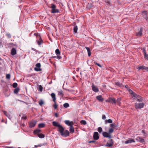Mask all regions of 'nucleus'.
<instances>
[{
  "label": "nucleus",
  "mask_w": 148,
  "mask_h": 148,
  "mask_svg": "<svg viewBox=\"0 0 148 148\" xmlns=\"http://www.w3.org/2000/svg\"><path fill=\"white\" fill-rule=\"evenodd\" d=\"M58 95L60 96L61 97H62L64 95L63 93V91L62 90L58 91Z\"/></svg>",
  "instance_id": "obj_24"
},
{
  "label": "nucleus",
  "mask_w": 148,
  "mask_h": 148,
  "mask_svg": "<svg viewBox=\"0 0 148 148\" xmlns=\"http://www.w3.org/2000/svg\"><path fill=\"white\" fill-rule=\"evenodd\" d=\"M110 126L114 128L115 127H117L118 126L117 125H116L114 123L111 124L110 125Z\"/></svg>",
  "instance_id": "obj_30"
},
{
  "label": "nucleus",
  "mask_w": 148,
  "mask_h": 148,
  "mask_svg": "<svg viewBox=\"0 0 148 148\" xmlns=\"http://www.w3.org/2000/svg\"><path fill=\"white\" fill-rule=\"evenodd\" d=\"M55 116L56 117H58V114L57 113H55Z\"/></svg>",
  "instance_id": "obj_54"
},
{
  "label": "nucleus",
  "mask_w": 148,
  "mask_h": 148,
  "mask_svg": "<svg viewBox=\"0 0 148 148\" xmlns=\"http://www.w3.org/2000/svg\"><path fill=\"white\" fill-rule=\"evenodd\" d=\"M32 49L34 51H36V52L37 51L36 50V49H34V48H32Z\"/></svg>",
  "instance_id": "obj_56"
},
{
  "label": "nucleus",
  "mask_w": 148,
  "mask_h": 148,
  "mask_svg": "<svg viewBox=\"0 0 148 148\" xmlns=\"http://www.w3.org/2000/svg\"><path fill=\"white\" fill-rule=\"evenodd\" d=\"M113 132H114L113 129L112 128H110L109 129L108 133H109V134H110V133H112Z\"/></svg>",
  "instance_id": "obj_41"
},
{
  "label": "nucleus",
  "mask_w": 148,
  "mask_h": 148,
  "mask_svg": "<svg viewBox=\"0 0 148 148\" xmlns=\"http://www.w3.org/2000/svg\"><path fill=\"white\" fill-rule=\"evenodd\" d=\"M114 144L113 141L112 139H110L108 142L105 145L106 147H111L113 146Z\"/></svg>",
  "instance_id": "obj_8"
},
{
  "label": "nucleus",
  "mask_w": 148,
  "mask_h": 148,
  "mask_svg": "<svg viewBox=\"0 0 148 148\" xmlns=\"http://www.w3.org/2000/svg\"><path fill=\"white\" fill-rule=\"evenodd\" d=\"M132 95L134 97L136 98V96H137V95L136 94L135 92H132Z\"/></svg>",
  "instance_id": "obj_42"
},
{
  "label": "nucleus",
  "mask_w": 148,
  "mask_h": 148,
  "mask_svg": "<svg viewBox=\"0 0 148 148\" xmlns=\"http://www.w3.org/2000/svg\"><path fill=\"white\" fill-rule=\"evenodd\" d=\"M140 99H137V100L138 101V102H141V101H142V100H143V99L142 98H140Z\"/></svg>",
  "instance_id": "obj_48"
},
{
  "label": "nucleus",
  "mask_w": 148,
  "mask_h": 148,
  "mask_svg": "<svg viewBox=\"0 0 148 148\" xmlns=\"http://www.w3.org/2000/svg\"><path fill=\"white\" fill-rule=\"evenodd\" d=\"M80 123L82 124H83L84 125H86L87 123L86 122V121L84 120H82L81 121H80Z\"/></svg>",
  "instance_id": "obj_35"
},
{
  "label": "nucleus",
  "mask_w": 148,
  "mask_h": 148,
  "mask_svg": "<svg viewBox=\"0 0 148 148\" xmlns=\"http://www.w3.org/2000/svg\"><path fill=\"white\" fill-rule=\"evenodd\" d=\"M36 66L34 68V70L36 71H39L42 70L40 68L41 65H36Z\"/></svg>",
  "instance_id": "obj_12"
},
{
  "label": "nucleus",
  "mask_w": 148,
  "mask_h": 148,
  "mask_svg": "<svg viewBox=\"0 0 148 148\" xmlns=\"http://www.w3.org/2000/svg\"><path fill=\"white\" fill-rule=\"evenodd\" d=\"M112 120L111 119H109L108 120H106L105 121L106 124L107 123H112Z\"/></svg>",
  "instance_id": "obj_34"
},
{
  "label": "nucleus",
  "mask_w": 148,
  "mask_h": 148,
  "mask_svg": "<svg viewBox=\"0 0 148 148\" xmlns=\"http://www.w3.org/2000/svg\"><path fill=\"white\" fill-rule=\"evenodd\" d=\"M121 98H118L117 99L116 102L118 103V105L120 106L121 104Z\"/></svg>",
  "instance_id": "obj_32"
},
{
  "label": "nucleus",
  "mask_w": 148,
  "mask_h": 148,
  "mask_svg": "<svg viewBox=\"0 0 148 148\" xmlns=\"http://www.w3.org/2000/svg\"><path fill=\"white\" fill-rule=\"evenodd\" d=\"M85 48L86 49L88 52V56H90L91 53V51L90 48L89 47H85Z\"/></svg>",
  "instance_id": "obj_23"
},
{
  "label": "nucleus",
  "mask_w": 148,
  "mask_h": 148,
  "mask_svg": "<svg viewBox=\"0 0 148 148\" xmlns=\"http://www.w3.org/2000/svg\"><path fill=\"white\" fill-rule=\"evenodd\" d=\"M98 66L101 67H102L103 66V65H98Z\"/></svg>",
  "instance_id": "obj_60"
},
{
  "label": "nucleus",
  "mask_w": 148,
  "mask_h": 148,
  "mask_svg": "<svg viewBox=\"0 0 148 148\" xmlns=\"http://www.w3.org/2000/svg\"><path fill=\"white\" fill-rule=\"evenodd\" d=\"M69 106V104L68 103H65L63 104V106L65 108H67Z\"/></svg>",
  "instance_id": "obj_33"
},
{
  "label": "nucleus",
  "mask_w": 148,
  "mask_h": 148,
  "mask_svg": "<svg viewBox=\"0 0 148 148\" xmlns=\"http://www.w3.org/2000/svg\"><path fill=\"white\" fill-rule=\"evenodd\" d=\"M142 98V97H141L140 96L138 95H137V96H136V98Z\"/></svg>",
  "instance_id": "obj_53"
},
{
  "label": "nucleus",
  "mask_w": 148,
  "mask_h": 148,
  "mask_svg": "<svg viewBox=\"0 0 148 148\" xmlns=\"http://www.w3.org/2000/svg\"><path fill=\"white\" fill-rule=\"evenodd\" d=\"M95 142V141L94 140H91L90 141H89V143H94Z\"/></svg>",
  "instance_id": "obj_50"
},
{
  "label": "nucleus",
  "mask_w": 148,
  "mask_h": 148,
  "mask_svg": "<svg viewBox=\"0 0 148 148\" xmlns=\"http://www.w3.org/2000/svg\"><path fill=\"white\" fill-rule=\"evenodd\" d=\"M34 34L37 38V40L36 41L37 44L38 45H40L41 44L42 42V40L41 39V37L40 34L38 33H34Z\"/></svg>",
  "instance_id": "obj_2"
},
{
  "label": "nucleus",
  "mask_w": 148,
  "mask_h": 148,
  "mask_svg": "<svg viewBox=\"0 0 148 148\" xmlns=\"http://www.w3.org/2000/svg\"><path fill=\"white\" fill-rule=\"evenodd\" d=\"M102 119H106V116L105 115L103 114L102 116Z\"/></svg>",
  "instance_id": "obj_49"
},
{
  "label": "nucleus",
  "mask_w": 148,
  "mask_h": 148,
  "mask_svg": "<svg viewBox=\"0 0 148 148\" xmlns=\"http://www.w3.org/2000/svg\"><path fill=\"white\" fill-rule=\"evenodd\" d=\"M55 53L57 55V58L58 59H61V57L60 56V52L59 50L58 49H56L55 51Z\"/></svg>",
  "instance_id": "obj_10"
},
{
  "label": "nucleus",
  "mask_w": 148,
  "mask_h": 148,
  "mask_svg": "<svg viewBox=\"0 0 148 148\" xmlns=\"http://www.w3.org/2000/svg\"><path fill=\"white\" fill-rule=\"evenodd\" d=\"M38 146H36V145H35V147H38Z\"/></svg>",
  "instance_id": "obj_61"
},
{
  "label": "nucleus",
  "mask_w": 148,
  "mask_h": 148,
  "mask_svg": "<svg viewBox=\"0 0 148 148\" xmlns=\"http://www.w3.org/2000/svg\"><path fill=\"white\" fill-rule=\"evenodd\" d=\"M145 104L143 103H135V108L136 109H140L143 108Z\"/></svg>",
  "instance_id": "obj_4"
},
{
  "label": "nucleus",
  "mask_w": 148,
  "mask_h": 148,
  "mask_svg": "<svg viewBox=\"0 0 148 148\" xmlns=\"http://www.w3.org/2000/svg\"><path fill=\"white\" fill-rule=\"evenodd\" d=\"M69 130L70 133H73L74 132V127L72 126L71 125L70 126Z\"/></svg>",
  "instance_id": "obj_26"
},
{
  "label": "nucleus",
  "mask_w": 148,
  "mask_h": 148,
  "mask_svg": "<svg viewBox=\"0 0 148 148\" xmlns=\"http://www.w3.org/2000/svg\"><path fill=\"white\" fill-rule=\"evenodd\" d=\"M115 84L116 85L119 86H121V84L119 82H116Z\"/></svg>",
  "instance_id": "obj_44"
},
{
  "label": "nucleus",
  "mask_w": 148,
  "mask_h": 148,
  "mask_svg": "<svg viewBox=\"0 0 148 148\" xmlns=\"http://www.w3.org/2000/svg\"><path fill=\"white\" fill-rule=\"evenodd\" d=\"M6 78L7 79H9L10 78V75L9 74H7L6 76Z\"/></svg>",
  "instance_id": "obj_45"
},
{
  "label": "nucleus",
  "mask_w": 148,
  "mask_h": 148,
  "mask_svg": "<svg viewBox=\"0 0 148 148\" xmlns=\"http://www.w3.org/2000/svg\"><path fill=\"white\" fill-rule=\"evenodd\" d=\"M103 136L106 138H108L109 139L111 138L112 137L111 135L108 133L106 132H103L102 133Z\"/></svg>",
  "instance_id": "obj_6"
},
{
  "label": "nucleus",
  "mask_w": 148,
  "mask_h": 148,
  "mask_svg": "<svg viewBox=\"0 0 148 148\" xmlns=\"http://www.w3.org/2000/svg\"><path fill=\"white\" fill-rule=\"evenodd\" d=\"M78 27L77 26H75L73 28V32L75 33H76L77 31Z\"/></svg>",
  "instance_id": "obj_28"
},
{
  "label": "nucleus",
  "mask_w": 148,
  "mask_h": 148,
  "mask_svg": "<svg viewBox=\"0 0 148 148\" xmlns=\"http://www.w3.org/2000/svg\"><path fill=\"white\" fill-rule=\"evenodd\" d=\"M16 53V49L14 48H12L11 50V54L12 55L14 56L15 55Z\"/></svg>",
  "instance_id": "obj_17"
},
{
  "label": "nucleus",
  "mask_w": 148,
  "mask_h": 148,
  "mask_svg": "<svg viewBox=\"0 0 148 148\" xmlns=\"http://www.w3.org/2000/svg\"><path fill=\"white\" fill-rule=\"evenodd\" d=\"M19 116H21V115H20H20H19Z\"/></svg>",
  "instance_id": "obj_63"
},
{
  "label": "nucleus",
  "mask_w": 148,
  "mask_h": 148,
  "mask_svg": "<svg viewBox=\"0 0 148 148\" xmlns=\"http://www.w3.org/2000/svg\"><path fill=\"white\" fill-rule=\"evenodd\" d=\"M52 98L53 99V101L54 103L56 102V97L55 94L54 93H52L51 95Z\"/></svg>",
  "instance_id": "obj_21"
},
{
  "label": "nucleus",
  "mask_w": 148,
  "mask_h": 148,
  "mask_svg": "<svg viewBox=\"0 0 148 148\" xmlns=\"http://www.w3.org/2000/svg\"><path fill=\"white\" fill-rule=\"evenodd\" d=\"M36 65H40V63H38L36 64Z\"/></svg>",
  "instance_id": "obj_59"
},
{
  "label": "nucleus",
  "mask_w": 148,
  "mask_h": 148,
  "mask_svg": "<svg viewBox=\"0 0 148 148\" xmlns=\"http://www.w3.org/2000/svg\"><path fill=\"white\" fill-rule=\"evenodd\" d=\"M17 84L16 82H15L13 84L12 86L14 88H16L17 87Z\"/></svg>",
  "instance_id": "obj_39"
},
{
  "label": "nucleus",
  "mask_w": 148,
  "mask_h": 148,
  "mask_svg": "<svg viewBox=\"0 0 148 148\" xmlns=\"http://www.w3.org/2000/svg\"><path fill=\"white\" fill-rule=\"evenodd\" d=\"M106 101L107 102H111L113 104L116 103V100L114 98L110 97L108 100H106Z\"/></svg>",
  "instance_id": "obj_5"
},
{
  "label": "nucleus",
  "mask_w": 148,
  "mask_h": 148,
  "mask_svg": "<svg viewBox=\"0 0 148 148\" xmlns=\"http://www.w3.org/2000/svg\"><path fill=\"white\" fill-rule=\"evenodd\" d=\"M97 130L100 133H101L102 132V129L101 127H99L98 128Z\"/></svg>",
  "instance_id": "obj_37"
},
{
  "label": "nucleus",
  "mask_w": 148,
  "mask_h": 148,
  "mask_svg": "<svg viewBox=\"0 0 148 148\" xmlns=\"http://www.w3.org/2000/svg\"><path fill=\"white\" fill-rule=\"evenodd\" d=\"M96 99L100 102H103L104 100V99L102 97L101 95L97 96L96 97Z\"/></svg>",
  "instance_id": "obj_15"
},
{
  "label": "nucleus",
  "mask_w": 148,
  "mask_h": 148,
  "mask_svg": "<svg viewBox=\"0 0 148 148\" xmlns=\"http://www.w3.org/2000/svg\"><path fill=\"white\" fill-rule=\"evenodd\" d=\"M6 36H7L8 38H10L11 37V35L9 33H7L6 34Z\"/></svg>",
  "instance_id": "obj_47"
},
{
  "label": "nucleus",
  "mask_w": 148,
  "mask_h": 148,
  "mask_svg": "<svg viewBox=\"0 0 148 148\" xmlns=\"http://www.w3.org/2000/svg\"><path fill=\"white\" fill-rule=\"evenodd\" d=\"M79 70V69H77V70H77V71H78V70Z\"/></svg>",
  "instance_id": "obj_62"
},
{
  "label": "nucleus",
  "mask_w": 148,
  "mask_h": 148,
  "mask_svg": "<svg viewBox=\"0 0 148 148\" xmlns=\"http://www.w3.org/2000/svg\"><path fill=\"white\" fill-rule=\"evenodd\" d=\"M3 112L5 115L6 116L8 117H9V116H10L9 114L7 113V112L6 111H3Z\"/></svg>",
  "instance_id": "obj_36"
},
{
  "label": "nucleus",
  "mask_w": 148,
  "mask_h": 148,
  "mask_svg": "<svg viewBox=\"0 0 148 148\" xmlns=\"http://www.w3.org/2000/svg\"><path fill=\"white\" fill-rule=\"evenodd\" d=\"M38 136L40 138H43L45 137V136L44 134H38Z\"/></svg>",
  "instance_id": "obj_27"
},
{
  "label": "nucleus",
  "mask_w": 148,
  "mask_h": 148,
  "mask_svg": "<svg viewBox=\"0 0 148 148\" xmlns=\"http://www.w3.org/2000/svg\"><path fill=\"white\" fill-rule=\"evenodd\" d=\"M41 132V130L39 129H37L35 130H34V131L33 133L35 134H37L38 135V134H39Z\"/></svg>",
  "instance_id": "obj_20"
},
{
  "label": "nucleus",
  "mask_w": 148,
  "mask_h": 148,
  "mask_svg": "<svg viewBox=\"0 0 148 148\" xmlns=\"http://www.w3.org/2000/svg\"><path fill=\"white\" fill-rule=\"evenodd\" d=\"M93 137L94 140H97L99 138L98 133L97 132H95L93 134Z\"/></svg>",
  "instance_id": "obj_11"
},
{
  "label": "nucleus",
  "mask_w": 148,
  "mask_h": 148,
  "mask_svg": "<svg viewBox=\"0 0 148 148\" xmlns=\"http://www.w3.org/2000/svg\"><path fill=\"white\" fill-rule=\"evenodd\" d=\"M19 88H16L14 90V92L15 94H17L19 90Z\"/></svg>",
  "instance_id": "obj_29"
},
{
  "label": "nucleus",
  "mask_w": 148,
  "mask_h": 148,
  "mask_svg": "<svg viewBox=\"0 0 148 148\" xmlns=\"http://www.w3.org/2000/svg\"><path fill=\"white\" fill-rule=\"evenodd\" d=\"M106 3H107V4L110 5V3L108 1L107 2H106Z\"/></svg>",
  "instance_id": "obj_57"
},
{
  "label": "nucleus",
  "mask_w": 148,
  "mask_h": 148,
  "mask_svg": "<svg viewBox=\"0 0 148 148\" xmlns=\"http://www.w3.org/2000/svg\"><path fill=\"white\" fill-rule=\"evenodd\" d=\"M129 92L132 95V92H134L131 90H130Z\"/></svg>",
  "instance_id": "obj_51"
},
{
  "label": "nucleus",
  "mask_w": 148,
  "mask_h": 148,
  "mask_svg": "<svg viewBox=\"0 0 148 148\" xmlns=\"http://www.w3.org/2000/svg\"><path fill=\"white\" fill-rule=\"evenodd\" d=\"M42 89H43V88H42V86L40 85H39V88L38 89V90L39 91H40L41 92L42 90Z\"/></svg>",
  "instance_id": "obj_38"
},
{
  "label": "nucleus",
  "mask_w": 148,
  "mask_h": 148,
  "mask_svg": "<svg viewBox=\"0 0 148 148\" xmlns=\"http://www.w3.org/2000/svg\"><path fill=\"white\" fill-rule=\"evenodd\" d=\"M136 140L140 143H145L144 139L140 137H138L136 138Z\"/></svg>",
  "instance_id": "obj_16"
},
{
  "label": "nucleus",
  "mask_w": 148,
  "mask_h": 148,
  "mask_svg": "<svg viewBox=\"0 0 148 148\" xmlns=\"http://www.w3.org/2000/svg\"><path fill=\"white\" fill-rule=\"evenodd\" d=\"M44 103L43 101H41L39 103V104L41 106H42V105Z\"/></svg>",
  "instance_id": "obj_46"
},
{
  "label": "nucleus",
  "mask_w": 148,
  "mask_h": 148,
  "mask_svg": "<svg viewBox=\"0 0 148 148\" xmlns=\"http://www.w3.org/2000/svg\"><path fill=\"white\" fill-rule=\"evenodd\" d=\"M56 103H54V104L53 105V107L55 109H56L58 107V105Z\"/></svg>",
  "instance_id": "obj_43"
},
{
  "label": "nucleus",
  "mask_w": 148,
  "mask_h": 148,
  "mask_svg": "<svg viewBox=\"0 0 148 148\" xmlns=\"http://www.w3.org/2000/svg\"><path fill=\"white\" fill-rule=\"evenodd\" d=\"M134 142H135V141L134 139L130 138L128 140L125 141V143L127 144Z\"/></svg>",
  "instance_id": "obj_13"
},
{
  "label": "nucleus",
  "mask_w": 148,
  "mask_h": 148,
  "mask_svg": "<svg viewBox=\"0 0 148 148\" xmlns=\"http://www.w3.org/2000/svg\"><path fill=\"white\" fill-rule=\"evenodd\" d=\"M42 145L41 144L39 145H38V146H39V147H41V146H42V145Z\"/></svg>",
  "instance_id": "obj_58"
},
{
  "label": "nucleus",
  "mask_w": 148,
  "mask_h": 148,
  "mask_svg": "<svg viewBox=\"0 0 148 148\" xmlns=\"http://www.w3.org/2000/svg\"><path fill=\"white\" fill-rule=\"evenodd\" d=\"M143 50L145 58V59L148 60V54L146 53L145 49V48H143Z\"/></svg>",
  "instance_id": "obj_14"
},
{
  "label": "nucleus",
  "mask_w": 148,
  "mask_h": 148,
  "mask_svg": "<svg viewBox=\"0 0 148 148\" xmlns=\"http://www.w3.org/2000/svg\"><path fill=\"white\" fill-rule=\"evenodd\" d=\"M27 119V117L26 116H25V115H23L21 119L24 120H26Z\"/></svg>",
  "instance_id": "obj_40"
},
{
  "label": "nucleus",
  "mask_w": 148,
  "mask_h": 148,
  "mask_svg": "<svg viewBox=\"0 0 148 148\" xmlns=\"http://www.w3.org/2000/svg\"><path fill=\"white\" fill-rule=\"evenodd\" d=\"M138 70H148V67H146L143 65L140 66L138 68Z\"/></svg>",
  "instance_id": "obj_18"
},
{
  "label": "nucleus",
  "mask_w": 148,
  "mask_h": 148,
  "mask_svg": "<svg viewBox=\"0 0 148 148\" xmlns=\"http://www.w3.org/2000/svg\"><path fill=\"white\" fill-rule=\"evenodd\" d=\"M142 29L141 28L140 31L136 34V36L138 37H140L142 35Z\"/></svg>",
  "instance_id": "obj_22"
},
{
  "label": "nucleus",
  "mask_w": 148,
  "mask_h": 148,
  "mask_svg": "<svg viewBox=\"0 0 148 148\" xmlns=\"http://www.w3.org/2000/svg\"><path fill=\"white\" fill-rule=\"evenodd\" d=\"M51 6L50 8L51 9V13H57L59 12V10L58 9L56 8V6L54 4H51Z\"/></svg>",
  "instance_id": "obj_3"
},
{
  "label": "nucleus",
  "mask_w": 148,
  "mask_h": 148,
  "mask_svg": "<svg viewBox=\"0 0 148 148\" xmlns=\"http://www.w3.org/2000/svg\"><path fill=\"white\" fill-rule=\"evenodd\" d=\"M142 133H143V134H146L145 132V130H143L142 131Z\"/></svg>",
  "instance_id": "obj_52"
},
{
  "label": "nucleus",
  "mask_w": 148,
  "mask_h": 148,
  "mask_svg": "<svg viewBox=\"0 0 148 148\" xmlns=\"http://www.w3.org/2000/svg\"><path fill=\"white\" fill-rule=\"evenodd\" d=\"M92 90L95 92H97L99 91V89L97 87L92 84Z\"/></svg>",
  "instance_id": "obj_9"
},
{
  "label": "nucleus",
  "mask_w": 148,
  "mask_h": 148,
  "mask_svg": "<svg viewBox=\"0 0 148 148\" xmlns=\"http://www.w3.org/2000/svg\"><path fill=\"white\" fill-rule=\"evenodd\" d=\"M142 14L144 17L145 18L146 20L148 22V18H147V14L146 11H144L142 12Z\"/></svg>",
  "instance_id": "obj_19"
},
{
  "label": "nucleus",
  "mask_w": 148,
  "mask_h": 148,
  "mask_svg": "<svg viewBox=\"0 0 148 148\" xmlns=\"http://www.w3.org/2000/svg\"><path fill=\"white\" fill-rule=\"evenodd\" d=\"M18 148H21L20 147H18Z\"/></svg>",
  "instance_id": "obj_64"
},
{
  "label": "nucleus",
  "mask_w": 148,
  "mask_h": 148,
  "mask_svg": "<svg viewBox=\"0 0 148 148\" xmlns=\"http://www.w3.org/2000/svg\"><path fill=\"white\" fill-rule=\"evenodd\" d=\"M64 122L66 124L70 126L72 125V124H71V123H72L70 122L69 120H65L64 121Z\"/></svg>",
  "instance_id": "obj_25"
},
{
  "label": "nucleus",
  "mask_w": 148,
  "mask_h": 148,
  "mask_svg": "<svg viewBox=\"0 0 148 148\" xmlns=\"http://www.w3.org/2000/svg\"><path fill=\"white\" fill-rule=\"evenodd\" d=\"M36 124V121H32L29 123V127L30 128L34 127Z\"/></svg>",
  "instance_id": "obj_7"
},
{
  "label": "nucleus",
  "mask_w": 148,
  "mask_h": 148,
  "mask_svg": "<svg viewBox=\"0 0 148 148\" xmlns=\"http://www.w3.org/2000/svg\"><path fill=\"white\" fill-rule=\"evenodd\" d=\"M52 124L54 126L58 127V131L61 136L64 137H66L69 136V131L67 130H64V129L62 126L59 124L58 122L53 121L52 122Z\"/></svg>",
  "instance_id": "obj_1"
},
{
  "label": "nucleus",
  "mask_w": 148,
  "mask_h": 148,
  "mask_svg": "<svg viewBox=\"0 0 148 148\" xmlns=\"http://www.w3.org/2000/svg\"><path fill=\"white\" fill-rule=\"evenodd\" d=\"M45 127V124L43 123L39 124L38 125V127L39 128H42Z\"/></svg>",
  "instance_id": "obj_31"
},
{
  "label": "nucleus",
  "mask_w": 148,
  "mask_h": 148,
  "mask_svg": "<svg viewBox=\"0 0 148 148\" xmlns=\"http://www.w3.org/2000/svg\"><path fill=\"white\" fill-rule=\"evenodd\" d=\"M94 63L96 64V65H100L99 64H98L97 63L95 62H94Z\"/></svg>",
  "instance_id": "obj_55"
}]
</instances>
